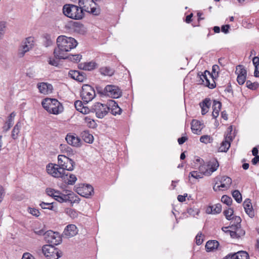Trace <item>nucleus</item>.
Returning <instances> with one entry per match:
<instances>
[{
  "mask_svg": "<svg viewBox=\"0 0 259 259\" xmlns=\"http://www.w3.org/2000/svg\"><path fill=\"white\" fill-rule=\"evenodd\" d=\"M46 240L53 245L60 244L62 239L58 232L49 231L45 233Z\"/></svg>",
  "mask_w": 259,
  "mask_h": 259,
  "instance_id": "obj_15",
  "label": "nucleus"
},
{
  "mask_svg": "<svg viewBox=\"0 0 259 259\" xmlns=\"http://www.w3.org/2000/svg\"><path fill=\"white\" fill-rule=\"evenodd\" d=\"M231 229H234L236 231L239 238H240L241 236H243L245 235V231L241 229V227L240 228H235L234 227V228H233Z\"/></svg>",
  "mask_w": 259,
  "mask_h": 259,
  "instance_id": "obj_52",
  "label": "nucleus"
},
{
  "mask_svg": "<svg viewBox=\"0 0 259 259\" xmlns=\"http://www.w3.org/2000/svg\"><path fill=\"white\" fill-rule=\"evenodd\" d=\"M235 73L237 74V76L247 75V71L242 65H239L236 66Z\"/></svg>",
  "mask_w": 259,
  "mask_h": 259,
  "instance_id": "obj_34",
  "label": "nucleus"
},
{
  "mask_svg": "<svg viewBox=\"0 0 259 259\" xmlns=\"http://www.w3.org/2000/svg\"><path fill=\"white\" fill-rule=\"evenodd\" d=\"M29 212L35 217H38L40 214L39 210L34 208H29Z\"/></svg>",
  "mask_w": 259,
  "mask_h": 259,
  "instance_id": "obj_51",
  "label": "nucleus"
},
{
  "mask_svg": "<svg viewBox=\"0 0 259 259\" xmlns=\"http://www.w3.org/2000/svg\"><path fill=\"white\" fill-rule=\"evenodd\" d=\"M74 106L76 109L79 112L84 106L82 102L80 100L76 101L74 103Z\"/></svg>",
  "mask_w": 259,
  "mask_h": 259,
  "instance_id": "obj_49",
  "label": "nucleus"
},
{
  "mask_svg": "<svg viewBox=\"0 0 259 259\" xmlns=\"http://www.w3.org/2000/svg\"><path fill=\"white\" fill-rule=\"evenodd\" d=\"M85 70L91 71L97 67H98V64L94 61H91L89 62H85Z\"/></svg>",
  "mask_w": 259,
  "mask_h": 259,
  "instance_id": "obj_37",
  "label": "nucleus"
},
{
  "mask_svg": "<svg viewBox=\"0 0 259 259\" xmlns=\"http://www.w3.org/2000/svg\"><path fill=\"white\" fill-rule=\"evenodd\" d=\"M206 166L207 168H203L204 171H202V172L205 176H209L217 170L219 166V163L216 159H213L208 162Z\"/></svg>",
  "mask_w": 259,
  "mask_h": 259,
  "instance_id": "obj_16",
  "label": "nucleus"
},
{
  "mask_svg": "<svg viewBox=\"0 0 259 259\" xmlns=\"http://www.w3.org/2000/svg\"><path fill=\"white\" fill-rule=\"evenodd\" d=\"M237 259H248L249 255L247 252L241 251L237 252V256H235Z\"/></svg>",
  "mask_w": 259,
  "mask_h": 259,
  "instance_id": "obj_41",
  "label": "nucleus"
},
{
  "mask_svg": "<svg viewBox=\"0 0 259 259\" xmlns=\"http://www.w3.org/2000/svg\"><path fill=\"white\" fill-rule=\"evenodd\" d=\"M47 170L50 175L55 178H61L63 179L66 172L64 168H62L61 165L59 164L58 165H53L50 163L47 167Z\"/></svg>",
  "mask_w": 259,
  "mask_h": 259,
  "instance_id": "obj_7",
  "label": "nucleus"
},
{
  "mask_svg": "<svg viewBox=\"0 0 259 259\" xmlns=\"http://www.w3.org/2000/svg\"><path fill=\"white\" fill-rule=\"evenodd\" d=\"M57 47L54 50L55 58L58 60L66 59L67 52L77 46L76 40L72 37L61 35L57 39Z\"/></svg>",
  "mask_w": 259,
  "mask_h": 259,
  "instance_id": "obj_1",
  "label": "nucleus"
},
{
  "mask_svg": "<svg viewBox=\"0 0 259 259\" xmlns=\"http://www.w3.org/2000/svg\"><path fill=\"white\" fill-rule=\"evenodd\" d=\"M188 140V138L187 137H182L180 138L178 140V142L180 145H182L184 144L187 140Z\"/></svg>",
  "mask_w": 259,
  "mask_h": 259,
  "instance_id": "obj_64",
  "label": "nucleus"
},
{
  "mask_svg": "<svg viewBox=\"0 0 259 259\" xmlns=\"http://www.w3.org/2000/svg\"><path fill=\"white\" fill-rule=\"evenodd\" d=\"M211 104V100L209 98H205L202 102L199 103L200 107L201 108V113L202 115H205L208 112Z\"/></svg>",
  "mask_w": 259,
  "mask_h": 259,
  "instance_id": "obj_23",
  "label": "nucleus"
},
{
  "mask_svg": "<svg viewBox=\"0 0 259 259\" xmlns=\"http://www.w3.org/2000/svg\"><path fill=\"white\" fill-rule=\"evenodd\" d=\"M92 112L96 113V116L99 118H102L106 116L109 112L108 104H102L99 102L96 103L91 107Z\"/></svg>",
  "mask_w": 259,
  "mask_h": 259,
  "instance_id": "obj_6",
  "label": "nucleus"
},
{
  "mask_svg": "<svg viewBox=\"0 0 259 259\" xmlns=\"http://www.w3.org/2000/svg\"><path fill=\"white\" fill-rule=\"evenodd\" d=\"M41 104L48 112L53 114H58L63 110L62 105L56 99H45L42 100Z\"/></svg>",
  "mask_w": 259,
  "mask_h": 259,
  "instance_id": "obj_3",
  "label": "nucleus"
},
{
  "mask_svg": "<svg viewBox=\"0 0 259 259\" xmlns=\"http://www.w3.org/2000/svg\"><path fill=\"white\" fill-rule=\"evenodd\" d=\"M56 59H57L56 58L55 59L50 58L49 60V64L52 66H57L58 65V61Z\"/></svg>",
  "mask_w": 259,
  "mask_h": 259,
  "instance_id": "obj_59",
  "label": "nucleus"
},
{
  "mask_svg": "<svg viewBox=\"0 0 259 259\" xmlns=\"http://www.w3.org/2000/svg\"><path fill=\"white\" fill-rule=\"evenodd\" d=\"M219 181L221 183L220 185H219V187L222 188L228 189L232 183V179L227 176H224L219 178Z\"/></svg>",
  "mask_w": 259,
  "mask_h": 259,
  "instance_id": "obj_25",
  "label": "nucleus"
},
{
  "mask_svg": "<svg viewBox=\"0 0 259 259\" xmlns=\"http://www.w3.org/2000/svg\"><path fill=\"white\" fill-rule=\"evenodd\" d=\"M78 229L76 226L73 224H70L65 227L63 235L65 237L69 238L76 235Z\"/></svg>",
  "mask_w": 259,
  "mask_h": 259,
  "instance_id": "obj_17",
  "label": "nucleus"
},
{
  "mask_svg": "<svg viewBox=\"0 0 259 259\" xmlns=\"http://www.w3.org/2000/svg\"><path fill=\"white\" fill-rule=\"evenodd\" d=\"M234 213L233 208H230L227 210L224 211L223 213L225 215L226 218L228 220H232V216Z\"/></svg>",
  "mask_w": 259,
  "mask_h": 259,
  "instance_id": "obj_40",
  "label": "nucleus"
},
{
  "mask_svg": "<svg viewBox=\"0 0 259 259\" xmlns=\"http://www.w3.org/2000/svg\"><path fill=\"white\" fill-rule=\"evenodd\" d=\"M222 107V103L221 102L214 100L212 105V115L213 118H216L219 115V112Z\"/></svg>",
  "mask_w": 259,
  "mask_h": 259,
  "instance_id": "obj_26",
  "label": "nucleus"
},
{
  "mask_svg": "<svg viewBox=\"0 0 259 259\" xmlns=\"http://www.w3.org/2000/svg\"><path fill=\"white\" fill-rule=\"evenodd\" d=\"M46 192L47 194L48 195L53 197L54 199L56 198V195H54L55 193H56V190L54 189L48 188H47L46 190Z\"/></svg>",
  "mask_w": 259,
  "mask_h": 259,
  "instance_id": "obj_50",
  "label": "nucleus"
},
{
  "mask_svg": "<svg viewBox=\"0 0 259 259\" xmlns=\"http://www.w3.org/2000/svg\"><path fill=\"white\" fill-rule=\"evenodd\" d=\"M198 75H199V77L202 81V83L206 87L211 89H214L216 87L215 82L213 79L214 76L208 71L205 70L201 75L198 74Z\"/></svg>",
  "mask_w": 259,
  "mask_h": 259,
  "instance_id": "obj_9",
  "label": "nucleus"
},
{
  "mask_svg": "<svg viewBox=\"0 0 259 259\" xmlns=\"http://www.w3.org/2000/svg\"><path fill=\"white\" fill-rule=\"evenodd\" d=\"M232 220H234V223L230 226L231 228H240L241 219L240 217L235 216L232 218Z\"/></svg>",
  "mask_w": 259,
  "mask_h": 259,
  "instance_id": "obj_35",
  "label": "nucleus"
},
{
  "mask_svg": "<svg viewBox=\"0 0 259 259\" xmlns=\"http://www.w3.org/2000/svg\"><path fill=\"white\" fill-rule=\"evenodd\" d=\"M212 141V139L210 137V136L208 135H203L200 138V141L205 144L211 143Z\"/></svg>",
  "mask_w": 259,
  "mask_h": 259,
  "instance_id": "obj_44",
  "label": "nucleus"
},
{
  "mask_svg": "<svg viewBox=\"0 0 259 259\" xmlns=\"http://www.w3.org/2000/svg\"><path fill=\"white\" fill-rule=\"evenodd\" d=\"M243 205L245 212L250 217L254 216V212L252 208L251 201L249 199H246L243 202Z\"/></svg>",
  "mask_w": 259,
  "mask_h": 259,
  "instance_id": "obj_22",
  "label": "nucleus"
},
{
  "mask_svg": "<svg viewBox=\"0 0 259 259\" xmlns=\"http://www.w3.org/2000/svg\"><path fill=\"white\" fill-rule=\"evenodd\" d=\"M78 5L84 13L86 12L95 16L100 14V6L94 0H79Z\"/></svg>",
  "mask_w": 259,
  "mask_h": 259,
  "instance_id": "obj_4",
  "label": "nucleus"
},
{
  "mask_svg": "<svg viewBox=\"0 0 259 259\" xmlns=\"http://www.w3.org/2000/svg\"><path fill=\"white\" fill-rule=\"evenodd\" d=\"M203 168H205V165H201L199 168L200 172L197 171H192L190 172L189 177H193L196 179H199L203 178V172L202 171H204Z\"/></svg>",
  "mask_w": 259,
  "mask_h": 259,
  "instance_id": "obj_28",
  "label": "nucleus"
},
{
  "mask_svg": "<svg viewBox=\"0 0 259 259\" xmlns=\"http://www.w3.org/2000/svg\"><path fill=\"white\" fill-rule=\"evenodd\" d=\"M65 139L68 144L73 147H79L81 146L80 139L75 134H68Z\"/></svg>",
  "mask_w": 259,
  "mask_h": 259,
  "instance_id": "obj_18",
  "label": "nucleus"
},
{
  "mask_svg": "<svg viewBox=\"0 0 259 259\" xmlns=\"http://www.w3.org/2000/svg\"><path fill=\"white\" fill-rule=\"evenodd\" d=\"M252 62L255 68L258 67L259 66V58L258 57H254L252 59Z\"/></svg>",
  "mask_w": 259,
  "mask_h": 259,
  "instance_id": "obj_61",
  "label": "nucleus"
},
{
  "mask_svg": "<svg viewBox=\"0 0 259 259\" xmlns=\"http://www.w3.org/2000/svg\"><path fill=\"white\" fill-rule=\"evenodd\" d=\"M246 79V75L237 76V80L240 85H242L245 82Z\"/></svg>",
  "mask_w": 259,
  "mask_h": 259,
  "instance_id": "obj_53",
  "label": "nucleus"
},
{
  "mask_svg": "<svg viewBox=\"0 0 259 259\" xmlns=\"http://www.w3.org/2000/svg\"><path fill=\"white\" fill-rule=\"evenodd\" d=\"M63 14L68 18L74 20H80L84 17V13L80 7L72 5L66 4L63 7Z\"/></svg>",
  "mask_w": 259,
  "mask_h": 259,
  "instance_id": "obj_2",
  "label": "nucleus"
},
{
  "mask_svg": "<svg viewBox=\"0 0 259 259\" xmlns=\"http://www.w3.org/2000/svg\"><path fill=\"white\" fill-rule=\"evenodd\" d=\"M21 123L20 122L18 121L17 122V123L15 124L14 127H13L12 131V134L11 137L13 139L15 140L17 139L18 137L19 133L20 131L21 128Z\"/></svg>",
  "mask_w": 259,
  "mask_h": 259,
  "instance_id": "obj_32",
  "label": "nucleus"
},
{
  "mask_svg": "<svg viewBox=\"0 0 259 259\" xmlns=\"http://www.w3.org/2000/svg\"><path fill=\"white\" fill-rule=\"evenodd\" d=\"M246 85L248 89L252 90H254L257 88V84L255 82L252 83L250 80L246 81Z\"/></svg>",
  "mask_w": 259,
  "mask_h": 259,
  "instance_id": "obj_47",
  "label": "nucleus"
},
{
  "mask_svg": "<svg viewBox=\"0 0 259 259\" xmlns=\"http://www.w3.org/2000/svg\"><path fill=\"white\" fill-rule=\"evenodd\" d=\"M37 87L39 92L45 95L52 93L53 90L52 85L47 82L38 83Z\"/></svg>",
  "mask_w": 259,
  "mask_h": 259,
  "instance_id": "obj_20",
  "label": "nucleus"
},
{
  "mask_svg": "<svg viewBox=\"0 0 259 259\" xmlns=\"http://www.w3.org/2000/svg\"><path fill=\"white\" fill-rule=\"evenodd\" d=\"M22 259H35V257L29 252H25L23 253Z\"/></svg>",
  "mask_w": 259,
  "mask_h": 259,
  "instance_id": "obj_56",
  "label": "nucleus"
},
{
  "mask_svg": "<svg viewBox=\"0 0 259 259\" xmlns=\"http://www.w3.org/2000/svg\"><path fill=\"white\" fill-rule=\"evenodd\" d=\"M222 211V205L220 203H217L212 206H209L206 209L207 213L218 214Z\"/></svg>",
  "mask_w": 259,
  "mask_h": 259,
  "instance_id": "obj_27",
  "label": "nucleus"
},
{
  "mask_svg": "<svg viewBox=\"0 0 259 259\" xmlns=\"http://www.w3.org/2000/svg\"><path fill=\"white\" fill-rule=\"evenodd\" d=\"M226 232L229 233L230 235V236L232 238H237V239L239 238L238 235L235 230V231L228 230V231H227Z\"/></svg>",
  "mask_w": 259,
  "mask_h": 259,
  "instance_id": "obj_55",
  "label": "nucleus"
},
{
  "mask_svg": "<svg viewBox=\"0 0 259 259\" xmlns=\"http://www.w3.org/2000/svg\"><path fill=\"white\" fill-rule=\"evenodd\" d=\"M69 75L71 78L79 82H82L86 79L85 74L82 71L70 70L69 72Z\"/></svg>",
  "mask_w": 259,
  "mask_h": 259,
  "instance_id": "obj_21",
  "label": "nucleus"
},
{
  "mask_svg": "<svg viewBox=\"0 0 259 259\" xmlns=\"http://www.w3.org/2000/svg\"><path fill=\"white\" fill-rule=\"evenodd\" d=\"M219 69H220V68L218 65H214L212 66V73H214L215 75V73H217V75H218Z\"/></svg>",
  "mask_w": 259,
  "mask_h": 259,
  "instance_id": "obj_62",
  "label": "nucleus"
},
{
  "mask_svg": "<svg viewBox=\"0 0 259 259\" xmlns=\"http://www.w3.org/2000/svg\"><path fill=\"white\" fill-rule=\"evenodd\" d=\"M75 191L79 195L88 198L94 193V188L90 185L81 184L78 187H75Z\"/></svg>",
  "mask_w": 259,
  "mask_h": 259,
  "instance_id": "obj_13",
  "label": "nucleus"
},
{
  "mask_svg": "<svg viewBox=\"0 0 259 259\" xmlns=\"http://www.w3.org/2000/svg\"><path fill=\"white\" fill-rule=\"evenodd\" d=\"M219 246V243L216 240L208 241L205 245V249L207 251H210L217 249Z\"/></svg>",
  "mask_w": 259,
  "mask_h": 259,
  "instance_id": "obj_29",
  "label": "nucleus"
},
{
  "mask_svg": "<svg viewBox=\"0 0 259 259\" xmlns=\"http://www.w3.org/2000/svg\"><path fill=\"white\" fill-rule=\"evenodd\" d=\"M90 112H92L91 108L90 109L88 107H85V106H83L82 108V109H81L80 111V112H81L83 114H88V113H90Z\"/></svg>",
  "mask_w": 259,
  "mask_h": 259,
  "instance_id": "obj_60",
  "label": "nucleus"
},
{
  "mask_svg": "<svg viewBox=\"0 0 259 259\" xmlns=\"http://www.w3.org/2000/svg\"><path fill=\"white\" fill-rule=\"evenodd\" d=\"M81 97L83 102L87 104L95 97V90L91 85L84 84L82 87Z\"/></svg>",
  "mask_w": 259,
  "mask_h": 259,
  "instance_id": "obj_8",
  "label": "nucleus"
},
{
  "mask_svg": "<svg viewBox=\"0 0 259 259\" xmlns=\"http://www.w3.org/2000/svg\"><path fill=\"white\" fill-rule=\"evenodd\" d=\"M191 129L194 134H199L201 130L200 121L196 120H193L191 122Z\"/></svg>",
  "mask_w": 259,
  "mask_h": 259,
  "instance_id": "obj_30",
  "label": "nucleus"
},
{
  "mask_svg": "<svg viewBox=\"0 0 259 259\" xmlns=\"http://www.w3.org/2000/svg\"><path fill=\"white\" fill-rule=\"evenodd\" d=\"M232 196L238 203L242 201V195L238 190H234L232 193Z\"/></svg>",
  "mask_w": 259,
  "mask_h": 259,
  "instance_id": "obj_38",
  "label": "nucleus"
},
{
  "mask_svg": "<svg viewBox=\"0 0 259 259\" xmlns=\"http://www.w3.org/2000/svg\"><path fill=\"white\" fill-rule=\"evenodd\" d=\"M15 116H16L15 112H12L8 116V120L6 121V123L12 126L14 123V118H15Z\"/></svg>",
  "mask_w": 259,
  "mask_h": 259,
  "instance_id": "obj_46",
  "label": "nucleus"
},
{
  "mask_svg": "<svg viewBox=\"0 0 259 259\" xmlns=\"http://www.w3.org/2000/svg\"><path fill=\"white\" fill-rule=\"evenodd\" d=\"M58 163L60 165H61L62 168H64L65 170L68 171L73 170L75 164V162L71 159L63 155L58 156Z\"/></svg>",
  "mask_w": 259,
  "mask_h": 259,
  "instance_id": "obj_10",
  "label": "nucleus"
},
{
  "mask_svg": "<svg viewBox=\"0 0 259 259\" xmlns=\"http://www.w3.org/2000/svg\"><path fill=\"white\" fill-rule=\"evenodd\" d=\"M46 42L45 46L46 47H48L51 46L52 44V41L50 38V36L49 35H46L45 36Z\"/></svg>",
  "mask_w": 259,
  "mask_h": 259,
  "instance_id": "obj_58",
  "label": "nucleus"
},
{
  "mask_svg": "<svg viewBox=\"0 0 259 259\" xmlns=\"http://www.w3.org/2000/svg\"><path fill=\"white\" fill-rule=\"evenodd\" d=\"M82 138L84 141L88 143H92L93 142L94 138L92 135L90 134L88 131H84L81 133Z\"/></svg>",
  "mask_w": 259,
  "mask_h": 259,
  "instance_id": "obj_33",
  "label": "nucleus"
},
{
  "mask_svg": "<svg viewBox=\"0 0 259 259\" xmlns=\"http://www.w3.org/2000/svg\"><path fill=\"white\" fill-rule=\"evenodd\" d=\"M201 233H199L195 237L196 243L198 245H201L203 241V239L201 238Z\"/></svg>",
  "mask_w": 259,
  "mask_h": 259,
  "instance_id": "obj_54",
  "label": "nucleus"
},
{
  "mask_svg": "<svg viewBox=\"0 0 259 259\" xmlns=\"http://www.w3.org/2000/svg\"><path fill=\"white\" fill-rule=\"evenodd\" d=\"M33 39V37H28L22 42L21 45L18 50V54L19 57H23L26 52L32 48Z\"/></svg>",
  "mask_w": 259,
  "mask_h": 259,
  "instance_id": "obj_12",
  "label": "nucleus"
},
{
  "mask_svg": "<svg viewBox=\"0 0 259 259\" xmlns=\"http://www.w3.org/2000/svg\"><path fill=\"white\" fill-rule=\"evenodd\" d=\"M69 59V60H70L71 61H74V62H78L79 61H80V59H81V56L79 54H77V55H69V56H67V59Z\"/></svg>",
  "mask_w": 259,
  "mask_h": 259,
  "instance_id": "obj_45",
  "label": "nucleus"
},
{
  "mask_svg": "<svg viewBox=\"0 0 259 259\" xmlns=\"http://www.w3.org/2000/svg\"><path fill=\"white\" fill-rule=\"evenodd\" d=\"M57 201L62 203L64 202H70L71 203L78 202L79 198L73 193L66 194H62L60 196H56L55 199Z\"/></svg>",
  "mask_w": 259,
  "mask_h": 259,
  "instance_id": "obj_14",
  "label": "nucleus"
},
{
  "mask_svg": "<svg viewBox=\"0 0 259 259\" xmlns=\"http://www.w3.org/2000/svg\"><path fill=\"white\" fill-rule=\"evenodd\" d=\"M6 28V22L5 21L0 22V39L2 38L5 33Z\"/></svg>",
  "mask_w": 259,
  "mask_h": 259,
  "instance_id": "obj_48",
  "label": "nucleus"
},
{
  "mask_svg": "<svg viewBox=\"0 0 259 259\" xmlns=\"http://www.w3.org/2000/svg\"><path fill=\"white\" fill-rule=\"evenodd\" d=\"M62 180L65 184L73 185L76 182L77 178L74 175L69 174L67 172H66Z\"/></svg>",
  "mask_w": 259,
  "mask_h": 259,
  "instance_id": "obj_24",
  "label": "nucleus"
},
{
  "mask_svg": "<svg viewBox=\"0 0 259 259\" xmlns=\"http://www.w3.org/2000/svg\"><path fill=\"white\" fill-rule=\"evenodd\" d=\"M85 120L89 124L90 127H94L96 124L94 120H91V118L88 117H85Z\"/></svg>",
  "mask_w": 259,
  "mask_h": 259,
  "instance_id": "obj_57",
  "label": "nucleus"
},
{
  "mask_svg": "<svg viewBox=\"0 0 259 259\" xmlns=\"http://www.w3.org/2000/svg\"><path fill=\"white\" fill-rule=\"evenodd\" d=\"M221 201L223 203L229 206L232 204V199L230 197H229L227 195H224L222 197Z\"/></svg>",
  "mask_w": 259,
  "mask_h": 259,
  "instance_id": "obj_43",
  "label": "nucleus"
},
{
  "mask_svg": "<svg viewBox=\"0 0 259 259\" xmlns=\"http://www.w3.org/2000/svg\"><path fill=\"white\" fill-rule=\"evenodd\" d=\"M99 71L102 75L109 76H111L114 73V70L108 67H102L100 68Z\"/></svg>",
  "mask_w": 259,
  "mask_h": 259,
  "instance_id": "obj_31",
  "label": "nucleus"
},
{
  "mask_svg": "<svg viewBox=\"0 0 259 259\" xmlns=\"http://www.w3.org/2000/svg\"><path fill=\"white\" fill-rule=\"evenodd\" d=\"M104 94L112 98L117 99L122 95V92L118 86L115 85H107L103 91Z\"/></svg>",
  "mask_w": 259,
  "mask_h": 259,
  "instance_id": "obj_11",
  "label": "nucleus"
},
{
  "mask_svg": "<svg viewBox=\"0 0 259 259\" xmlns=\"http://www.w3.org/2000/svg\"><path fill=\"white\" fill-rule=\"evenodd\" d=\"M66 213L69 215L72 219L77 218L79 212L75 209L72 208L67 209Z\"/></svg>",
  "mask_w": 259,
  "mask_h": 259,
  "instance_id": "obj_39",
  "label": "nucleus"
},
{
  "mask_svg": "<svg viewBox=\"0 0 259 259\" xmlns=\"http://www.w3.org/2000/svg\"><path fill=\"white\" fill-rule=\"evenodd\" d=\"M40 254L42 253L48 259H58L61 256V253L52 245H45L37 251Z\"/></svg>",
  "mask_w": 259,
  "mask_h": 259,
  "instance_id": "obj_5",
  "label": "nucleus"
},
{
  "mask_svg": "<svg viewBox=\"0 0 259 259\" xmlns=\"http://www.w3.org/2000/svg\"><path fill=\"white\" fill-rule=\"evenodd\" d=\"M108 108H109V111L110 110L111 113L114 115H120L122 112V109L113 100L108 101Z\"/></svg>",
  "mask_w": 259,
  "mask_h": 259,
  "instance_id": "obj_19",
  "label": "nucleus"
},
{
  "mask_svg": "<svg viewBox=\"0 0 259 259\" xmlns=\"http://www.w3.org/2000/svg\"><path fill=\"white\" fill-rule=\"evenodd\" d=\"M230 147V143L229 142L227 141H223L219 149V151L222 152H226L228 150Z\"/></svg>",
  "mask_w": 259,
  "mask_h": 259,
  "instance_id": "obj_36",
  "label": "nucleus"
},
{
  "mask_svg": "<svg viewBox=\"0 0 259 259\" xmlns=\"http://www.w3.org/2000/svg\"><path fill=\"white\" fill-rule=\"evenodd\" d=\"M53 203H47L45 202H41L39 204V206L42 209H48L50 210H53L54 207L53 205Z\"/></svg>",
  "mask_w": 259,
  "mask_h": 259,
  "instance_id": "obj_42",
  "label": "nucleus"
},
{
  "mask_svg": "<svg viewBox=\"0 0 259 259\" xmlns=\"http://www.w3.org/2000/svg\"><path fill=\"white\" fill-rule=\"evenodd\" d=\"M12 127L11 125L8 124H7L6 122H5L4 126H3V132L4 133H6L7 132L10 128L11 127Z\"/></svg>",
  "mask_w": 259,
  "mask_h": 259,
  "instance_id": "obj_63",
  "label": "nucleus"
}]
</instances>
